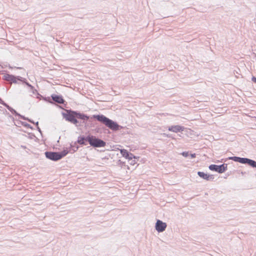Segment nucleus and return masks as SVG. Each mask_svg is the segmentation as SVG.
Listing matches in <instances>:
<instances>
[{
  "instance_id": "nucleus-1",
  "label": "nucleus",
  "mask_w": 256,
  "mask_h": 256,
  "mask_svg": "<svg viewBox=\"0 0 256 256\" xmlns=\"http://www.w3.org/2000/svg\"><path fill=\"white\" fill-rule=\"evenodd\" d=\"M63 118L68 122L74 124L76 126H78V121L77 118L82 120H88L89 116L83 113H81L78 111H74L71 110H66V112H62Z\"/></svg>"
},
{
  "instance_id": "nucleus-2",
  "label": "nucleus",
  "mask_w": 256,
  "mask_h": 256,
  "mask_svg": "<svg viewBox=\"0 0 256 256\" xmlns=\"http://www.w3.org/2000/svg\"><path fill=\"white\" fill-rule=\"evenodd\" d=\"M92 118L112 130H117L120 128V126L117 122L108 118L103 114H94L92 116Z\"/></svg>"
},
{
  "instance_id": "nucleus-3",
  "label": "nucleus",
  "mask_w": 256,
  "mask_h": 256,
  "mask_svg": "<svg viewBox=\"0 0 256 256\" xmlns=\"http://www.w3.org/2000/svg\"><path fill=\"white\" fill-rule=\"evenodd\" d=\"M68 153L67 150H64L60 152H46L44 154L46 157L53 161H58L65 156Z\"/></svg>"
},
{
  "instance_id": "nucleus-4",
  "label": "nucleus",
  "mask_w": 256,
  "mask_h": 256,
  "mask_svg": "<svg viewBox=\"0 0 256 256\" xmlns=\"http://www.w3.org/2000/svg\"><path fill=\"white\" fill-rule=\"evenodd\" d=\"M87 141L94 148H102L106 145V142L92 135L87 136Z\"/></svg>"
},
{
  "instance_id": "nucleus-5",
  "label": "nucleus",
  "mask_w": 256,
  "mask_h": 256,
  "mask_svg": "<svg viewBox=\"0 0 256 256\" xmlns=\"http://www.w3.org/2000/svg\"><path fill=\"white\" fill-rule=\"evenodd\" d=\"M208 168L210 170L218 172L219 174H222L227 170L228 164H223L220 165L212 164L209 166Z\"/></svg>"
},
{
  "instance_id": "nucleus-6",
  "label": "nucleus",
  "mask_w": 256,
  "mask_h": 256,
  "mask_svg": "<svg viewBox=\"0 0 256 256\" xmlns=\"http://www.w3.org/2000/svg\"><path fill=\"white\" fill-rule=\"evenodd\" d=\"M166 226L167 225L166 222L158 220L156 223L155 228L158 232H162L165 230Z\"/></svg>"
},
{
  "instance_id": "nucleus-7",
  "label": "nucleus",
  "mask_w": 256,
  "mask_h": 256,
  "mask_svg": "<svg viewBox=\"0 0 256 256\" xmlns=\"http://www.w3.org/2000/svg\"><path fill=\"white\" fill-rule=\"evenodd\" d=\"M198 174L200 177L206 180H213L214 178L213 175L208 174L202 172H198Z\"/></svg>"
},
{
  "instance_id": "nucleus-8",
  "label": "nucleus",
  "mask_w": 256,
  "mask_h": 256,
  "mask_svg": "<svg viewBox=\"0 0 256 256\" xmlns=\"http://www.w3.org/2000/svg\"><path fill=\"white\" fill-rule=\"evenodd\" d=\"M52 98L55 102L59 104H64L65 100L61 96L53 94L51 96Z\"/></svg>"
},
{
  "instance_id": "nucleus-9",
  "label": "nucleus",
  "mask_w": 256,
  "mask_h": 256,
  "mask_svg": "<svg viewBox=\"0 0 256 256\" xmlns=\"http://www.w3.org/2000/svg\"><path fill=\"white\" fill-rule=\"evenodd\" d=\"M120 154L122 155L128 160H132V158H134L135 156L133 154L128 152L127 150L125 149H122L120 150Z\"/></svg>"
},
{
  "instance_id": "nucleus-10",
  "label": "nucleus",
  "mask_w": 256,
  "mask_h": 256,
  "mask_svg": "<svg viewBox=\"0 0 256 256\" xmlns=\"http://www.w3.org/2000/svg\"><path fill=\"white\" fill-rule=\"evenodd\" d=\"M184 129V126L176 125L170 126L168 130L174 132H178L180 131H183Z\"/></svg>"
},
{
  "instance_id": "nucleus-11",
  "label": "nucleus",
  "mask_w": 256,
  "mask_h": 256,
  "mask_svg": "<svg viewBox=\"0 0 256 256\" xmlns=\"http://www.w3.org/2000/svg\"><path fill=\"white\" fill-rule=\"evenodd\" d=\"M87 141V136L84 137V136H80L78 138V142L82 145H86V142Z\"/></svg>"
},
{
  "instance_id": "nucleus-12",
  "label": "nucleus",
  "mask_w": 256,
  "mask_h": 256,
  "mask_svg": "<svg viewBox=\"0 0 256 256\" xmlns=\"http://www.w3.org/2000/svg\"><path fill=\"white\" fill-rule=\"evenodd\" d=\"M12 78H14V76L12 74H6L3 76V79L10 82H11Z\"/></svg>"
},
{
  "instance_id": "nucleus-13",
  "label": "nucleus",
  "mask_w": 256,
  "mask_h": 256,
  "mask_svg": "<svg viewBox=\"0 0 256 256\" xmlns=\"http://www.w3.org/2000/svg\"><path fill=\"white\" fill-rule=\"evenodd\" d=\"M17 80L21 81L22 82H24V80H26V78H23L20 76H14V78H12V80L10 82L16 84L17 83Z\"/></svg>"
},
{
  "instance_id": "nucleus-14",
  "label": "nucleus",
  "mask_w": 256,
  "mask_h": 256,
  "mask_svg": "<svg viewBox=\"0 0 256 256\" xmlns=\"http://www.w3.org/2000/svg\"><path fill=\"white\" fill-rule=\"evenodd\" d=\"M246 164L252 166V168H256V162L254 160L248 158Z\"/></svg>"
},
{
  "instance_id": "nucleus-15",
  "label": "nucleus",
  "mask_w": 256,
  "mask_h": 256,
  "mask_svg": "<svg viewBox=\"0 0 256 256\" xmlns=\"http://www.w3.org/2000/svg\"><path fill=\"white\" fill-rule=\"evenodd\" d=\"M9 110L12 114L16 116H18L19 117H20L23 120H26V117L24 116H21L20 114H18L14 109H13L12 108H11Z\"/></svg>"
},
{
  "instance_id": "nucleus-16",
  "label": "nucleus",
  "mask_w": 256,
  "mask_h": 256,
  "mask_svg": "<svg viewBox=\"0 0 256 256\" xmlns=\"http://www.w3.org/2000/svg\"><path fill=\"white\" fill-rule=\"evenodd\" d=\"M248 160V158L240 157L238 162L242 164H246Z\"/></svg>"
},
{
  "instance_id": "nucleus-17",
  "label": "nucleus",
  "mask_w": 256,
  "mask_h": 256,
  "mask_svg": "<svg viewBox=\"0 0 256 256\" xmlns=\"http://www.w3.org/2000/svg\"><path fill=\"white\" fill-rule=\"evenodd\" d=\"M0 103L3 104L4 106H6L8 110L11 108V107L8 104L4 102L0 98Z\"/></svg>"
},
{
  "instance_id": "nucleus-18",
  "label": "nucleus",
  "mask_w": 256,
  "mask_h": 256,
  "mask_svg": "<svg viewBox=\"0 0 256 256\" xmlns=\"http://www.w3.org/2000/svg\"><path fill=\"white\" fill-rule=\"evenodd\" d=\"M239 158H240V157H238V156H231V157L228 158L229 160H232L236 162H238Z\"/></svg>"
},
{
  "instance_id": "nucleus-19",
  "label": "nucleus",
  "mask_w": 256,
  "mask_h": 256,
  "mask_svg": "<svg viewBox=\"0 0 256 256\" xmlns=\"http://www.w3.org/2000/svg\"><path fill=\"white\" fill-rule=\"evenodd\" d=\"M24 83L28 87L30 88L31 89H33L34 87L30 84L26 82V80H24V82H22Z\"/></svg>"
},
{
  "instance_id": "nucleus-20",
  "label": "nucleus",
  "mask_w": 256,
  "mask_h": 256,
  "mask_svg": "<svg viewBox=\"0 0 256 256\" xmlns=\"http://www.w3.org/2000/svg\"><path fill=\"white\" fill-rule=\"evenodd\" d=\"M71 147H72V150H73V152L76 151L78 148V146H72V145H71Z\"/></svg>"
},
{
  "instance_id": "nucleus-21",
  "label": "nucleus",
  "mask_w": 256,
  "mask_h": 256,
  "mask_svg": "<svg viewBox=\"0 0 256 256\" xmlns=\"http://www.w3.org/2000/svg\"><path fill=\"white\" fill-rule=\"evenodd\" d=\"M182 154L184 156V157H188L189 156V154L188 152H183Z\"/></svg>"
},
{
  "instance_id": "nucleus-22",
  "label": "nucleus",
  "mask_w": 256,
  "mask_h": 256,
  "mask_svg": "<svg viewBox=\"0 0 256 256\" xmlns=\"http://www.w3.org/2000/svg\"><path fill=\"white\" fill-rule=\"evenodd\" d=\"M24 126L26 128H32V126L30 124H26Z\"/></svg>"
},
{
  "instance_id": "nucleus-23",
  "label": "nucleus",
  "mask_w": 256,
  "mask_h": 256,
  "mask_svg": "<svg viewBox=\"0 0 256 256\" xmlns=\"http://www.w3.org/2000/svg\"><path fill=\"white\" fill-rule=\"evenodd\" d=\"M252 80L253 82H254L256 83V77L252 76Z\"/></svg>"
},
{
  "instance_id": "nucleus-24",
  "label": "nucleus",
  "mask_w": 256,
  "mask_h": 256,
  "mask_svg": "<svg viewBox=\"0 0 256 256\" xmlns=\"http://www.w3.org/2000/svg\"><path fill=\"white\" fill-rule=\"evenodd\" d=\"M190 156L191 158H194L196 157V154H190Z\"/></svg>"
},
{
  "instance_id": "nucleus-25",
  "label": "nucleus",
  "mask_w": 256,
  "mask_h": 256,
  "mask_svg": "<svg viewBox=\"0 0 256 256\" xmlns=\"http://www.w3.org/2000/svg\"><path fill=\"white\" fill-rule=\"evenodd\" d=\"M28 120L29 122H31V123H33V124H34V122L31 120H30L28 119V118H26V120Z\"/></svg>"
},
{
  "instance_id": "nucleus-26",
  "label": "nucleus",
  "mask_w": 256,
  "mask_h": 256,
  "mask_svg": "<svg viewBox=\"0 0 256 256\" xmlns=\"http://www.w3.org/2000/svg\"><path fill=\"white\" fill-rule=\"evenodd\" d=\"M37 129H38V132H40V133H42V131H41V130H40V128L38 127H38H37Z\"/></svg>"
},
{
  "instance_id": "nucleus-27",
  "label": "nucleus",
  "mask_w": 256,
  "mask_h": 256,
  "mask_svg": "<svg viewBox=\"0 0 256 256\" xmlns=\"http://www.w3.org/2000/svg\"><path fill=\"white\" fill-rule=\"evenodd\" d=\"M34 124H35L36 126L38 127V122H36V123H34Z\"/></svg>"
}]
</instances>
